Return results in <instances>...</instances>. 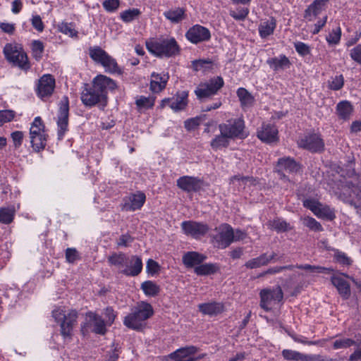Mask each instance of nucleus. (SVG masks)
Wrapping results in <instances>:
<instances>
[{"instance_id":"1","label":"nucleus","mask_w":361,"mask_h":361,"mask_svg":"<svg viewBox=\"0 0 361 361\" xmlns=\"http://www.w3.org/2000/svg\"><path fill=\"white\" fill-rule=\"evenodd\" d=\"M154 309L147 302L140 301L130 310L124 317L123 324L133 330L142 331L147 326V321L153 316Z\"/></svg>"},{"instance_id":"2","label":"nucleus","mask_w":361,"mask_h":361,"mask_svg":"<svg viewBox=\"0 0 361 361\" xmlns=\"http://www.w3.org/2000/svg\"><path fill=\"white\" fill-rule=\"evenodd\" d=\"M149 52L159 58L174 57L180 54V48L173 37L161 36L146 42Z\"/></svg>"},{"instance_id":"3","label":"nucleus","mask_w":361,"mask_h":361,"mask_svg":"<svg viewBox=\"0 0 361 361\" xmlns=\"http://www.w3.org/2000/svg\"><path fill=\"white\" fill-rule=\"evenodd\" d=\"M52 317L59 324L63 337H71L73 328L77 324L78 312L75 310L66 311L62 307H56L52 311Z\"/></svg>"},{"instance_id":"4","label":"nucleus","mask_w":361,"mask_h":361,"mask_svg":"<svg viewBox=\"0 0 361 361\" xmlns=\"http://www.w3.org/2000/svg\"><path fill=\"white\" fill-rule=\"evenodd\" d=\"M219 130L223 131L231 140H244L249 135L245 121L242 117L231 118L225 123H220Z\"/></svg>"},{"instance_id":"5","label":"nucleus","mask_w":361,"mask_h":361,"mask_svg":"<svg viewBox=\"0 0 361 361\" xmlns=\"http://www.w3.org/2000/svg\"><path fill=\"white\" fill-rule=\"evenodd\" d=\"M8 61L20 69L27 71L30 68L28 58L23 49L17 44H6L3 50Z\"/></svg>"},{"instance_id":"6","label":"nucleus","mask_w":361,"mask_h":361,"mask_svg":"<svg viewBox=\"0 0 361 361\" xmlns=\"http://www.w3.org/2000/svg\"><path fill=\"white\" fill-rule=\"evenodd\" d=\"M80 98L82 104L88 107H92L97 104L104 107L107 104V96L98 90L93 85L82 90Z\"/></svg>"},{"instance_id":"7","label":"nucleus","mask_w":361,"mask_h":361,"mask_svg":"<svg viewBox=\"0 0 361 361\" xmlns=\"http://www.w3.org/2000/svg\"><path fill=\"white\" fill-rule=\"evenodd\" d=\"M260 307L266 312L271 310L273 305L281 302L283 298V293L280 286L273 288L262 289L259 293Z\"/></svg>"},{"instance_id":"8","label":"nucleus","mask_w":361,"mask_h":361,"mask_svg":"<svg viewBox=\"0 0 361 361\" xmlns=\"http://www.w3.org/2000/svg\"><path fill=\"white\" fill-rule=\"evenodd\" d=\"M69 100L63 96L59 103L57 116L58 138L62 140L68 130Z\"/></svg>"},{"instance_id":"9","label":"nucleus","mask_w":361,"mask_h":361,"mask_svg":"<svg viewBox=\"0 0 361 361\" xmlns=\"http://www.w3.org/2000/svg\"><path fill=\"white\" fill-rule=\"evenodd\" d=\"M217 233L213 236L215 245L225 249L234 241V231L228 224H223L216 228Z\"/></svg>"},{"instance_id":"10","label":"nucleus","mask_w":361,"mask_h":361,"mask_svg":"<svg viewBox=\"0 0 361 361\" xmlns=\"http://www.w3.org/2000/svg\"><path fill=\"white\" fill-rule=\"evenodd\" d=\"M180 227L184 234L195 239H200L209 230L207 224L195 221H184L181 223Z\"/></svg>"},{"instance_id":"11","label":"nucleus","mask_w":361,"mask_h":361,"mask_svg":"<svg viewBox=\"0 0 361 361\" xmlns=\"http://www.w3.org/2000/svg\"><path fill=\"white\" fill-rule=\"evenodd\" d=\"M188 93L186 91L178 92L171 98H165L161 100L160 108L163 109L169 106L173 111H179L185 109L188 105Z\"/></svg>"},{"instance_id":"12","label":"nucleus","mask_w":361,"mask_h":361,"mask_svg":"<svg viewBox=\"0 0 361 361\" xmlns=\"http://www.w3.org/2000/svg\"><path fill=\"white\" fill-rule=\"evenodd\" d=\"M298 144L300 147L313 152H321L324 148V141L317 134L305 135L298 141Z\"/></svg>"},{"instance_id":"13","label":"nucleus","mask_w":361,"mask_h":361,"mask_svg":"<svg viewBox=\"0 0 361 361\" xmlns=\"http://www.w3.org/2000/svg\"><path fill=\"white\" fill-rule=\"evenodd\" d=\"M55 85V79L51 75H43L38 80L37 96L42 99L49 97L54 92Z\"/></svg>"},{"instance_id":"14","label":"nucleus","mask_w":361,"mask_h":361,"mask_svg":"<svg viewBox=\"0 0 361 361\" xmlns=\"http://www.w3.org/2000/svg\"><path fill=\"white\" fill-rule=\"evenodd\" d=\"M86 320L85 326L82 329L90 328L92 331L95 334L104 335L106 332V322L98 314L92 312L86 314Z\"/></svg>"},{"instance_id":"15","label":"nucleus","mask_w":361,"mask_h":361,"mask_svg":"<svg viewBox=\"0 0 361 361\" xmlns=\"http://www.w3.org/2000/svg\"><path fill=\"white\" fill-rule=\"evenodd\" d=\"M283 357L287 361H324L323 355L319 354H305L300 352L284 349L281 352Z\"/></svg>"},{"instance_id":"16","label":"nucleus","mask_w":361,"mask_h":361,"mask_svg":"<svg viewBox=\"0 0 361 361\" xmlns=\"http://www.w3.org/2000/svg\"><path fill=\"white\" fill-rule=\"evenodd\" d=\"M186 38L193 44L208 41L211 37L210 31L200 25L190 27L185 34Z\"/></svg>"},{"instance_id":"17","label":"nucleus","mask_w":361,"mask_h":361,"mask_svg":"<svg viewBox=\"0 0 361 361\" xmlns=\"http://www.w3.org/2000/svg\"><path fill=\"white\" fill-rule=\"evenodd\" d=\"M257 137L262 142L272 143L279 140L277 128L270 123H263L257 130Z\"/></svg>"},{"instance_id":"18","label":"nucleus","mask_w":361,"mask_h":361,"mask_svg":"<svg viewBox=\"0 0 361 361\" xmlns=\"http://www.w3.org/2000/svg\"><path fill=\"white\" fill-rule=\"evenodd\" d=\"M146 200L144 192L138 191L136 193L130 194L125 198L124 209L126 211H135L141 209Z\"/></svg>"},{"instance_id":"19","label":"nucleus","mask_w":361,"mask_h":361,"mask_svg":"<svg viewBox=\"0 0 361 361\" xmlns=\"http://www.w3.org/2000/svg\"><path fill=\"white\" fill-rule=\"evenodd\" d=\"M92 84L98 90L104 93L105 96H107L109 90L113 91L117 87L114 80L104 75H99L95 77Z\"/></svg>"},{"instance_id":"20","label":"nucleus","mask_w":361,"mask_h":361,"mask_svg":"<svg viewBox=\"0 0 361 361\" xmlns=\"http://www.w3.org/2000/svg\"><path fill=\"white\" fill-rule=\"evenodd\" d=\"M197 352V348L193 345L181 348L171 353L169 357L176 361H195L193 355Z\"/></svg>"},{"instance_id":"21","label":"nucleus","mask_w":361,"mask_h":361,"mask_svg":"<svg viewBox=\"0 0 361 361\" xmlns=\"http://www.w3.org/2000/svg\"><path fill=\"white\" fill-rule=\"evenodd\" d=\"M142 270V262L140 257L137 255H133L129 257L128 264H126L124 269L121 270V273L128 276H136Z\"/></svg>"},{"instance_id":"22","label":"nucleus","mask_w":361,"mask_h":361,"mask_svg":"<svg viewBox=\"0 0 361 361\" xmlns=\"http://www.w3.org/2000/svg\"><path fill=\"white\" fill-rule=\"evenodd\" d=\"M169 78L168 73L153 72L151 74L150 90L154 93L161 92L166 87Z\"/></svg>"},{"instance_id":"23","label":"nucleus","mask_w":361,"mask_h":361,"mask_svg":"<svg viewBox=\"0 0 361 361\" xmlns=\"http://www.w3.org/2000/svg\"><path fill=\"white\" fill-rule=\"evenodd\" d=\"M177 185L187 192H196L201 188V180L192 176H183L177 180Z\"/></svg>"},{"instance_id":"24","label":"nucleus","mask_w":361,"mask_h":361,"mask_svg":"<svg viewBox=\"0 0 361 361\" xmlns=\"http://www.w3.org/2000/svg\"><path fill=\"white\" fill-rule=\"evenodd\" d=\"M198 310L204 315L214 317L224 311V305L217 302H204L198 305Z\"/></svg>"},{"instance_id":"25","label":"nucleus","mask_w":361,"mask_h":361,"mask_svg":"<svg viewBox=\"0 0 361 361\" xmlns=\"http://www.w3.org/2000/svg\"><path fill=\"white\" fill-rule=\"evenodd\" d=\"M331 281L343 299L347 300L350 298L351 295L350 287L346 280L341 276H333L331 278Z\"/></svg>"},{"instance_id":"26","label":"nucleus","mask_w":361,"mask_h":361,"mask_svg":"<svg viewBox=\"0 0 361 361\" xmlns=\"http://www.w3.org/2000/svg\"><path fill=\"white\" fill-rule=\"evenodd\" d=\"M276 255L273 252L271 255L264 253L256 258L248 260L245 266L248 269H256L268 264L271 261H277Z\"/></svg>"},{"instance_id":"27","label":"nucleus","mask_w":361,"mask_h":361,"mask_svg":"<svg viewBox=\"0 0 361 361\" xmlns=\"http://www.w3.org/2000/svg\"><path fill=\"white\" fill-rule=\"evenodd\" d=\"M207 257L202 254H200L197 252H187L183 255V263L188 268L193 267L195 265H200L202 264L205 259Z\"/></svg>"},{"instance_id":"28","label":"nucleus","mask_w":361,"mask_h":361,"mask_svg":"<svg viewBox=\"0 0 361 361\" xmlns=\"http://www.w3.org/2000/svg\"><path fill=\"white\" fill-rule=\"evenodd\" d=\"M163 15L167 20L174 24L179 23L186 18L185 10L181 7L169 9L164 11Z\"/></svg>"},{"instance_id":"29","label":"nucleus","mask_w":361,"mask_h":361,"mask_svg":"<svg viewBox=\"0 0 361 361\" xmlns=\"http://www.w3.org/2000/svg\"><path fill=\"white\" fill-rule=\"evenodd\" d=\"M240 106L245 110L252 107L255 102L254 96L244 87H239L236 92Z\"/></svg>"},{"instance_id":"30","label":"nucleus","mask_w":361,"mask_h":361,"mask_svg":"<svg viewBox=\"0 0 361 361\" xmlns=\"http://www.w3.org/2000/svg\"><path fill=\"white\" fill-rule=\"evenodd\" d=\"M269 67L274 71H279L288 68L290 66V60L285 55H280L278 57L269 59L267 61Z\"/></svg>"},{"instance_id":"31","label":"nucleus","mask_w":361,"mask_h":361,"mask_svg":"<svg viewBox=\"0 0 361 361\" xmlns=\"http://www.w3.org/2000/svg\"><path fill=\"white\" fill-rule=\"evenodd\" d=\"M277 170L279 173H293L298 170V165L295 160L290 157L279 159L277 162Z\"/></svg>"},{"instance_id":"32","label":"nucleus","mask_w":361,"mask_h":361,"mask_svg":"<svg viewBox=\"0 0 361 361\" xmlns=\"http://www.w3.org/2000/svg\"><path fill=\"white\" fill-rule=\"evenodd\" d=\"M108 262L110 265L116 267L119 271L124 269L126 264H128L129 257L123 252H114L108 257Z\"/></svg>"},{"instance_id":"33","label":"nucleus","mask_w":361,"mask_h":361,"mask_svg":"<svg viewBox=\"0 0 361 361\" xmlns=\"http://www.w3.org/2000/svg\"><path fill=\"white\" fill-rule=\"evenodd\" d=\"M89 55L96 63L100 64L101 66L110 56L106 51L98 46L90 47Z\"/></svg>"},{"instance_id":"34","label":"nucleus","mask_w":361,"mask_h":361,"mask_svg":"<svg viewBox=\"0 0 361 361\" xmlns=\"http://www.w3.org/2000/svg\"><path fill=\"white\" fill-rule=\"evenodd\" d=\"M89 55L96 63L100 64L101 66L110 56L106 51L98 46L90 47Z\"/></svg>"},{"instance_id":"35","label":"nucleus","mask_w":361,"mask_h":361,"mask_svg":"<svg viewBox=\"0 0 361 361\" xmlns=\"http://www.w3.org/2000/svg\"><path fill=\"white\" fill-rule=\"evenodd\" d=\"M47 136L46 133L30 136L31 147L35 152H39L45 148Z\"/></svg>"},{"instance_id":"36","label":"nucleus","mask_w":361,"mask_h":361,"mask_svg":"<svg viewBox=\"0 0 361 361\" xmlns=\"http://www.w3.org/2000/svg\"><path fill=\"white\" fill-rule=\"evenodd\" d=\"M353 110V106L348 101L341 102L336 106L338 116L343 120H348L352 114Z\"/></svg>"},{"instance_id":"37","label":"nucleus","mask_w":361,"mask_h":361,"mask_svg":"<svg viewBox=\"0 0 361 361\" xmlns=\"http://www.w3.org/2000/svg\"><path fill=\"white\" fill-rule=\"evenodd\" d=\"M276 26V20L271 18L262 22L259 26V33L262 38H266L273 34Z\"/></svg>"},{"instance_id":"38","label":"nucleus","mask_w":361,"mask_h":361,"mask_svg":"<svg viewBox=\"0 0 361 361\" xmlns=\"http://www.w3.org/2000/svg\"><path fill=\"white\" fill-rule=\"evenodd\" d=\"M231 139L225 135L223 131H220V134L216 135L210 142V146L214 150H218L221 148H226L229 145Z\"/></svg>"},{"instance_id":"39","label":"nucleus","mask_w":361,"mask_h":361,"mask_svg":"<svg viewBox=\"0 0 361 361\" xmlns=\"http://www.w3.org/2000/svg\"><path fill=\"white\" fill-rule=\"evenodd\" d=\"M349 195V203L357 209V212H361V189L353 186Z\"/></svg>"},{"instance_id":"40","label":"nucleus","mask_w":361,"mask_h":361,"mask_svg":"<svg viewBox=\"0 0 361 361\" xmlns=\"http://www.w3.org/2000/svg\"><path fill=\"white\" fill-rule=\"evenodd\" d=\"M218 267L215 264L206 263L195 267V273L199 276H205L214 274L217 271Z\"/></svg>"},{"instance_id":"41","label":"nucleus","mask_w":361,"mask_h":361,"mask_svg":"<svg viewBox=\"0 0 361 361\" xmlns=\"http://www.w3.org/2000/svg\"><path fill=\"white\" fill-rule=\"evenodd\" d=\"M141 289L147 296L154 297L159 294L160 287L154 281H146L141 284Z\"/></svg>"},{"instance_id":"42","label":"nucleus","mask_w":361,"mask_h":361,"mask_svg":"<svg viewBox=\"0 0 361 361\" xmlns=\"http://www.w3.org/2000/svg\"><path fill=\"white\" fill-rule=\"evenodd\" d=\"M205 85H207V88L211 93L214 95L216 94L218 91L224 86V81L221 76H216L210 78L209 80L203 82Z\"/></svg>"},{"instance_id":"43","label":"nucleus","mask_w":361,"mask_h":361,"mask_svg":"<svg viewBox=\"0 0 361 361\" xmlns=\"http://www.w3.org/2000/svg\"><path fill=\"white\" fill-rule=\"evenodd\" d=\"M15 213L13 207L0 208V222L4 224H11L14 219Z\"/></svg>"},{"instance_id":"44","label":"nucleus","mask_w":361,"mask_h":361,"mask_svg":"<svg viewBox=\"0 0 361 361\" xmlns=\"http://www.w3.org/2000/svg\"><path fill=\"white\" fill-rule=\"evenodd\" d=\"M356 344L357 343L351 338L338 336H336V338L332 343L334 350L345 349Z\"/></svg>"},{"instance_id":"45","label":"nucleus","mask_w":361,"mask_h":361,"mask_svg":"<svg viewBox=\"0 0 361 361\" xmlns=\"http://www.w3.org/2000/svg\"><path fill=\"white\" fill-rule=\"evenodd\" d=\"M255 180L252 176H234L231 178V183L237 186L238 189L245 188L247 183L255 184Z\"/></svg>"},{"instance_id":"46","label":"nucleus","mask_w":361,"mask_h":361,"mask_svg":"<svg viewBox=\"0 0 361 361\" xmlns=\"http://www.w3.org/2000/svg\"><path fill=\"white\" fill-rule=\"evenodd\" d=\"M102 66L104 68L105 72L109 73H121V70L119 68L116 61L111 56H109L107 59L104 62Z\"/></svg>"},{"instance_id":"47","label":"nucleus","mask_w":361,"mask_h":361,"mask_svg":"<svg viewBox=\"0 0 361 361\" xmlns=\"http://www.w3.org/2000/svg\"><path fill=\"white\" fill-rule=\"evenodd\" d=\"M323 8L313 1L307 6L304 13V18L308 21H312L319 14Z\"/></svg>"},{"instance_id":"48","label":"nucleus","mask_w":361,"mask_h":361,"mask_svg":"<svg viewBox=\"0 0 361 361\" xmlns=\"http://www.w3.org/2000/svg\"><path fill=\"white\" fill-rule=\"evenodd\" d=\"M140 14L138 8H130L121 12L120 18L124 23H128L138 18Z\"/></svg>"},{"instance_id":"49","label":"nucleus","mask_w":361,"mask_h":361,"mask_svg":"<svg viewBox=\"0 0 361 361\" xmlns=\"http://www.w3.org/2000/svg\"><path fill=\"white\" fill-rule=\"evenodd\" d=\"M155 97L153 96H140L136 99L135 104L140 109H148L153 107Z\"/></svg>"},{"instance_id":"50","label":"nucleus","mask_w":361,"mask_h":361,"mask_svg":"<svg viewBox=\"0 0 361 361\" xmlns=\"http://www.w3.org/2000/svg\"><path fill=\"white\" fill-rule=\"evenodd\" d=\"M314 214L319 218H326L329 220H332L335 218L334 210L321 203Z\"/></svg>"},{"instance_id":"51","label":"nucleus","mask_w":361,"mask_h":361,"mask_svg":"<svg viewBox=\"0 0 361 361\" xmlns=\"http://www.w3.org/2000/svg\"><path fill=\"white\" fill-rule=\"evenodd\" d=\"M44 133H46L44 130V126L42 118L39 116H37L34 119L31 125L30 129V136Z\"/></svg>"},{"instance_id":"52","label":"nucleus","mask_w":361,"mask_h":361,"mask_svg":"<svg viewBox=\"0 0 361 361\" xmlns=\"http://www.w3.org/2000/svg\"><path fill=\"white\" fill-rule=\"evenodd\" d=\"M302 224L313 231H322L323 228L319 222L310 216H305L302 219Z\"/></svg>"},{"instance_id":"53","label":"nucleus","mask_w":361,"mask_h":361,"mask_svg":"<svg viewBox=\"0 0 361 361\" xmlns=\"http://www.w3.org/2000/svg\"><path fill=\"white\" fill-rule=\"evenodd\" d=\"M195 94L197 99L202 100L209 98L214 94L211 93V91L207 88V85H205L203 82H201L195 89Z\"/></svg>"},{"instance_id":"54","label":"nucleus","mask_w":361,"mask_h":361,"mask_svg":"<svg viewBox=\"0 0 361 361\" xmlns=\"http://www.w3.org/2000/svg\"><path fill=\"white\" fill-rule=\"evenodd\" d=\"M44 49V44L41 41L34 40L32 42V56L35 59L39 60L42 58Z\"/></svg>"},{"instance_id":"55","label":"nucleus","mask_w":361,"mask_h":361,"mask_svg":"<svg viewBox=\"0 0 361 361\" xmlns=\"http://www.w3.org/2000/svg\"><path fill=\"white\" fill-rule=\"evenodd\" d=\"M249 13L247 8H237L236 10H231L229 11L230 16L236 20H245Z\"/></svg>"},{"instance_id":"56","label":"nucleus","mask_w":361,"mask_h":361,"mask_svg":"<svg viewBox=\"0 0 361 361\" xmlns=\"http://www.w3.org/2000/svg\"><path fill=\"white\" fill-rule=\"evenodd\" d=\"M341 30L339 27L334 29L326 37L329 44H338L341 40Z\"/></svg>"},{"instance_id":"57","label":"nucleus","mask_w":361,"mask_h":361,"mask_svg":"<svg viewBox=\"0 0 361 361\" xmlns=\"http://www.w3.org/2000/svg\"><path fill=\"white\" fill-rule=\"evenodd\" d=\"M212 62L210 60L200 59L192 61V68L195 71H203L212 68Z\"/></svg>"},{"instance_id":"58","label":"nucleus","mask_w":361,"mask_h":361,"mask_svg":"<svg viewBox=\"0 0 361 361\" xmlns=\"http://www.w3.org/2000/svg\"><path fill=\"white\" fill-rule=\"evenodd\" d=\"M344 85V78L342 75H336L329 80V87L333 90H341Z\"/></svg>"},{"instance_id":"59","label":"nucleus","mask_w":361,"mask_h":361,"mask_svg":"<svg viewBox=\"0 0 361 361\" xmlns=\"http://www.w3.org/2000/svg\"><path fill=\"white\" fill-rule=\"evenodd\" d=\"M66 259L68 263L73 264L80 259L79 252L75 248L68 247L65 251Z\"/></svg>"},{"instance_id":"60","label":"nucleus","mask_w":361,"mask_h":361,"mask_svg":"<svg viewBox=\"0 0 361 361\" xmlns=\"http://www.w3.org/2000/svg\"><path fill=\"white\" fill-rule=\"evenodd\" d=\"M269 226L271 228L276 230L279 232L286 231L290 228L289 224L281 219H274L272 221H270Z\"/></svg>"},{"instance_id":"61","label":"nucleus","mask_w":361,"mask_h":361,"mask_svg":"<svg viewBox=\"0 0 361 361\" xmlns=\"http://www.w3.org/2000/svg\"><path fill=\"white\" fill-rule=\"evenodd\" d=\"M294 47L298 54L302 56H305L310 54V47L307 44L302 42L294 43Z\"/></svg>"},{"instance_id":"62","label":"nucleus","mask_w":361,"mask_h":361,"mask_svg":"<svg viewBox=\"0 0 361 361\" xmlns=\"http://www.w3.org/2000/svg\"><path fill=\"white\" fill-rule=\"evenodd\" d=\"M16 113L13 110L0 111V126L4 123L11 121L15 117Z\"/></svg>"},{"instance_id":"63","label":"nucleus","mask_w":361,"mask_h":361,"mask_svg":"<svg viewBox=\"0 0 361 361\" xmlns=\"http://www.w3.org/2000/svg\"><path fill=\"white\" fill-rule=\"evenodd\" d=\"M119 0H104L102 3L104 8L109 13L115 12L119 7Z\"/></svg>"},{"instance_id":"64","label":"nucleus","mask_w":361,"mask_h":361,"mask_svg":"<svg viewBox=\"0 0 361 361\" xmlns=\"http://www.w3.org/2000/svg\"><path fill=\"white\" fill-rule=\"evenodd\" d=\"M350 58L359 64H361V44H358L350 51Z\"/></svg>"}]
</instances>
